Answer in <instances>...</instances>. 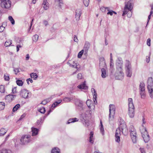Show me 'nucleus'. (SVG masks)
I'll list each match as a JSON object with an SVG mask.
<instances>
[{"mask_svg": "<svg viewBox=\"0 0 153 153\" xmlns=\"http://www.w3.org/2000/svg\"><path fill=\"white\" fill-rule=\"evenodd\" d=\"M73 99V97H66L63 99V101L65 102H67L71 101Z\"/></svg>", "mask_w": 153, "mask_h": 153, "instance_id": "nucleus-31", "label": "nucleus"}, {"mask_svg": "<svg viewBox=\"0 0 153 153\" xmlns=\"http://www.w3.org/2000/svg\"><path fill=\"white\" fill-rule=\"evenodd\" d=\"M17 84L19 86H22L23 84V81L21 80H17L16 81Z\"/></svg>", "mask_w": 153, "mask_h": 153, "instance_id": "nucleus-37", "label": "nucleus"}, {"mask_svg": "<svg viewBox=\"0 0 153 153\" xmlns=\"http://www.w3.org/2000/svg\"><path fill=\"white\" fill-rule=\"evenodd\" d=\"M91 91L93 94V99L94 103L95 104H97V102L96 100V99L97 98V94L96 92L94 89L93 88L91 89Z\"/></svg>", "mask_w": 153, "mask_h": 153, "instance_id": "nucleus-18", "label": "nucleus"}, {"mask_svg": "<svg viewBox=\"0 0 153 153\" xmlns=\"http://www.w3.org/2000/svg\"><path fill=\"white\" fill-rule=\"evenodd\" d=\"M16 97V95H15L9 94L6 96L5 99L6 100H7L9 102H10L12 101Z\"/></svg>", "mask_w": 153, "mask_h": 153, "instance_id": "nucleus-22", "label": "nucleus"}, {"mask_svg": "<svg viewBox=\"0 0 153 153\" xmlns=\"http://www.w3.org/2000/svg\"><path fill=\"white\" fill-rule=\"evenodd\" d=\"M81 117L82 118V122L83 124L86 127H88L89 123L88 120H87L88 116L85 113H82L81 115Z\"/></svg>", "mask_w": 153, "mask_h": 153, "instance_id": "nucleus-12", "label": "nucleus"}, {"mask_svg": "<svg viewBox=\"0 0 153 153\" xmlns=\"http://www.w3.org/2000/svg\"><path fill=\"white\" fill-rule=\"evenodd\" d=\"M0 153H12V151L10 150L3 149L0 150Z\"/></svg>", "mask_w": 153, "mask_h": 153, "instance_id": "nucleus-32", "label": "nucleus"}, {"mask_svg": "<svg viewBox=\"0 0 153 153\" xmlns=\"http://www.w3.org/2000/svg\"><path fill=\"white\" fill-rule=\"evenodd\" d=\"M147 45L149 46L151 45V39L150 38L148 39L147 40Z\"/></svg>", "mask_w": 153, "mask_h": 153, "instance_id": "nucleus-57", "label": "nucleus"}, {"mask_svg": "<svg viewBox=\"0 0 153 153\" xmlns=\"http://www.w3.org/2000/svg\"><path fill=\"white\" fill-rule=\"evenodd\" d=\"M20 68H14L13 69V71L15 72V74L16 75L17 74L20 72L19 69Z\"/></svg>", "mask_w": 153, "mask_h": 153, "instance_id": "nucleus-50", "label": "nucleus"}, {"mask_svg": "<svg viewBox=\"0 0 153 153\" xmlns=\"http://www.w3.org/2000/svg\"><path fill=\"white\" fill-rule=\"evenodd\" d=\"M125 70L131 69V65L130 62L128 60H126L125 64Z\"/></svg>", "mask_w": 153, "mask_h": 153, "instance_id": "nucleus-21", "label": "nucleus"}, {"mask_svg": "<svg viewBox=\"0 0 153 153\" xmlns=\"http://www.w3.org/2000/svg\"><path fill=\"white\" fill-rule=\"evenodd\" d=\"M20 96L25 99H27L31 96V94L29 91L26 89L22 90L20 92Z\"/></svg>", "mask_w": 153, "mask_h": 153, "instance_id": "nucleus-5", "label": "nucleus"}, {"mask_svg": "<svg viewBox=\"0 0 153 153\" xmlns=\"http://www.w3.org/2000/svg\"><path fill=\"white\" fill-rule=\"evenodd\" d=\"M93 135L94 133L92 131H91L89 134V142L91 143H93L94 142Z\"/></svg>", "mask_w": 153, "mask_h": 153, "instance_id": "nucleus-27", "label": "nucleus"}, {"mask_svg": "<svg viewBox=\"0 0 153 153\" xmlns=\"http://www.w3.org/2000/svg\"><path fill=\"white\" fill-rule=\"evenodd\" d=\"M78 119L76 118H71L68 121L67 124H69L71 123H74L75 122H77L78 121Z\"/></svg>", "mask_w": 153, "mask_h": 153, "instance_id": "nucleus-26", "label": "nucleus"}, {"mask_svg": "<svg viewBox=\"0 0 153 153\" xmlns=\"http://www.w3.org/2000/svg\"><path fill=\"white\" fill-rule=\"evenodd\" d=\"M51 153H60V149L57 147H55L52 149L51 151Z\"/></svg>", "mask_w": 153, "mask_h": 153, "instance_id": "nucleus-28", "label": "nucleus"}, {"mask_svg": "<svg viewBox=\"0 0 153 153\" xmlns=\"http://www.w3.org/2000/svg\"><path fill=\"white\" fill-rule=\"evenodd\" d=\"M128 101V114L130 117L133 118L134 116L135 108L132 98H129Z\"/></svg>", "mask_w": 153, "mask_h": 153, "instance_id": "nucleus-1", "label": "nucleus"}, {"mask_svg": "<svg viewBox=\"0 0 153 153\" xmlns=\"http://www.w3.org/2000/svg\"><path fill=\"white\" fill-rule=\"evenodd\" d=\"M150 6L151 7V10L150 13H151V14H152L153 13V4L152 5H151Z\"/></svg>", "mask_w": 153, "mask_h": 153, "instance_id": "nucleus-64", "label": "nucleus"}, {"mask_svg": "<svg viewBox=\"0 0 153 153\" xmlns=\"http://www.w3.org/2000/svg\"><path fill=\"white\" fill-rule=\"evenodd\" d=\"M42 5L43 6L44 9L45 10H47L48 9L49 7V3H47V4H44Z\"/></svg>", "mask_w": 153, "mask_h": 153, "instance_id": "nucleus-52", "label": "nucleus"}, {"mask_svg": "<svg viewBox=\"0 0 153 153\" xmlns=\"http://www.w3.org/2000/svg\"><path fill=\"white\" fill-rule=\"evenodd\" d=\"M129 131L130 133L136 131L133 125H131L129 127Z\"/></svg>", "mask_w": 153, "mask_h": 153, "instance_id": "nucleus-38", "label": "nucleus"}, {"mask_svg": "<svg viewBox=\"0 0 153 153\" xmlns=\"http://www.w3.org/2000/svg\"><path fill=\"white\" fill-rule=\"evenodd\" d=\"M12 44V41L10 40H7L4 44V46L6 47H8L10 46Z\"/></svg>", "mask_w": 153, "mask_h": 153, "instance_id": "nucleus-34", "label": "nucleus"}, {"mask_svg": "<svg viewBox=\"0 0 153 153\" xmlns=\"http://www.w3.org/2000/svg\"><path fill=\"white\" fill-rule=\"evenodd\" d=\"M114 63H110V71L111 73H112L114 71Z\"/></svg>", "mask_w": 153, "mask_h": 153, "instance_id": "nucleus-40", "label": "nucleus"}, {"mask_svg": "<svg viewBox=\"0 0 153 153\" xmlns=\"http://www.w3.org/2000/svg\"><path fill=\"white\" fill-rule=\"evenodd\" d=\"M139 88L141 97L142 98L144 99L145 97V84L143 82L140 83Z\"/></svg>", "mask_w": 153, "mask_h": 153, "instance_id": "nucleus-10", "label": "nucleus"}, {"mask_svg": "<svg viewBox=\"0 0 153 153\" xmlns=\"http://www.w3.org/2000/svg\"><path fill=\"white\" fill-rule=\"evenodd\" d=\"M43 23L45 26H47L48 25V22L46 20H44L43 21Z\"/></svg>", "mask_w": 153, "mask_h": 153, "instance_id": "nucleus-63", "label": "nucleus"}, {"mask_svg": "<svg viewBox=\"0 0 153 153\" xmlns=\"http://www.w3.org/2000/svg\"><path fill=\"white\" fill-rule=\"evenodd\" d=\"M48 102H47V101H46V100H44L41 102L40 104L45 105Z\"/></svg>", "mask_w": 153, "mask_h": 153, "instance_id": "nucleus-62", "label": "nucleus"}, {"mask_svg": "<svg viewBox=\"0 0 153 153\" xmlns=\"http://www.w3.org/2000/svg\"><path fill=\"white\" fill-rule=\"evenodd\" d=\"M83 102L82 101L79 100H77L75 102V105L77 109L80 110H83Z\"/></svg>", "mask_w": 153, "mask_h": 153, "instance_id": "nucleus-14", "label": "nucleus"}, {"mask_svg": "<svg viewBox=\"0 0 153 153\" xmlns=\"http://www.w3.org/2000/svg\"><path fill=\"white\" fill-rule=\"evenodd\" d=\"M77 87L80 89L87 90L88 88V86L86 85L85 81H84L83 83L78 85Z\"/></svg>", "mask_w": 153, "mask_h": 153, "instance_id": "nucleus-19", "label": "nucleus"}, {"mask_svg": "<svg viewBox=\"0 0 153 153\" xmlns=\"http://www.w3.org/2000/svg\"><path fill=\"white\" fill-rule=\"evenodd\" d=\"M115 106L113 104H110L109 105V121H110V118H114V116L115 113Z\"/></svg>", "mask_w": 153, "mask_h": 153, "instance_id": "nucleus-8", "label": "nucleus"}, {"mask_svg": "<svg viewBox=\"0 0 153 153\" xmlns=\"http://www.w3.org/2000/svg\"><path fill=\"white\" fill-rule=\"evenodd\" d=\"M7 130L4 128H1L0 129V136H2L4 135L7 132Z\"/></svg>", "mask_w": 153, "mask_h": 153, "instance_id": "nucleus-30", "label": "nucleus"}, {"mask_svg": "<svg viewBox=\"0 0 153 153\" xmlns=\"http://www.w3.org/2000/svg\"><path fill=\"white\" fill-rule=\"evenodd\" d=\"M39 130L38 129L35 128H32V136H36L37 135L38 132Z\"/></svg>", "mask_w": 153, "mask_h": 153, "instance_id": "nucleus-25", "label": "nucleus"}, {"mask_svg": "<svg viewBox=\"0 0 153 153\" xmlns=\"http://www.w3.org/2000/svg\"><path fill=\"white\" fill-rule=\"evenodd\" d=\"M30 76L32 78L36 79L38 77V76L36 73H32L30 74Z\"/></svg>", "mask_w": 153, "mask_h": 153, "instance_id": "nucleus-33", "label": "nucleus"}, {"mask_svg": "<svg viewBox=\"0 0 153 153\" xmlns=\"http://www.w3.org/2000/svg\"><path fill=\"white\" fill-rule=\"evenodd\" d=\"M16 87H14L13 88V89H12V93L13 94L16 93Z\"/></svg>", "mask_w": 153, "mask_h": 153, "instance_id": "nucleus-59", "label": "nucleus"}, {"mask_svg": "<svg viewBox=\"0 0 153 153\" xmlns=\"http://www.w3.org/2000/svg\"><path fill=\"white\" fill-rule=\"evenodd\" d=\"M139 149L141 153H146L145 151L144 148H140Z\"/></svg>", "mask_w": 153, "mask_h": 153, "instance_id": "nucleus-61", "label": "nucleus"}, {"mask_svg": "<svg viewBox=\"0 0 153 153\" xmlns=\"http://www.w3.org/2000/svg\"><path fill=\"white\" fill-rule=\"evenodd\" d=\"M4 78L5 81H9L10 79L9 74H5L4 75Z\"/></svg>", "mask_w": 153, "mask_h": 153, "instance_id": "nucleus-41", "label": "nucleus"}, {"mask_svg": "<svg viewBox=\"0 0 153 153\" xmlns=\"http://www.w3.org/2000/svg\"><path fill=\"white\" fill-rule=\"evenodd\" d=\"M20 105L19 104H17L15 105L13 108V111L15 112L20 107Z\"/></svg>", "mask_w": 153, "mask_h": 153, "instance_id": "nucleus-36", "label": "nucleus"}, {"mask_svg": "<svg viewBox=\"0 0 153 153\" xmlns=\"http://www.w3.org/2000/svg\"><path fill=\"white\" fill-rule=\"evenodd\" d=\"M1 7L3 8H9L11 6V2L10 0H1Z\"/></svg>", "mask_w": 153, "mask_h": 153, "instance_id": "nucleus-9", "label": "nucleus"}, {"mask_svg": "<svg viewBox=\"0 0 153 153\" xmlns=\"http://www.w3.org/2000/svg\"><path fill=\"white\" fill-rule=\"evenodd\" d=\"M108 8H109L108 7H102L100 8V9L102 11L104 12L106 9L108 10Z\"/></svg>", "mask_w": 153, "mask_h": 153, "instance_id": "nucleus-54", "label": "nucleus"}, {"mask_svg": "<svg viewBox=\"0 0 153 153\" xmlns=\"http://www.w3.org/2000/svg\"><path fill=\"white\" fill-rule=\"evenodd\" d=\"M123 61L121 58H118L116 61V70L120 71V70H123Z\"/></svg>", "mask_w": 153, "mask_h": 153, "instance_id": "nucleus-13", "label": "nucleus"}, {"mask_svg": "<svg viewBox=\"0 0 153 153\" xmlns=\"http://www.w3.org/2000/svg\"><path fill=\"white\" fill-rule=\"evenodd\" d=\"M101 76L102 78H105L108 76L106 73V70L104 68H101Z\"/></svg>", "mask_w": 153, "mask_h": 153, "instance_id": "nucleus-23", "label": "nucleus"}, {"mask_svg": "<svg viewBox=\"0 0 153 153\" xmlns=\"http://www.w3.org/2000/svg\"><path fill=\"white\" fill-rule=\"evenodd\" d=\"M121 131L120 127L117 128L116 131L115 135V136H120Z\"/></svg>", "mask_w": 153, "mask_h": 153, "instance_id": "nucleus-35", "label": "nucleus"}, {"mask_svg": "<svg viewBox=\"0 0 153 153\" xmlns=\"http://www.w3.org/2000/svg\"><path fill=\"white\" fill-rule=\"evenodd\" d=\"M42 120V118H41L40 119L37 120V122H36V125H39L41 123V121Z\"/></svg>", "mask_w": 153, "mask_h": 153, "instance_id": "nucleus-60", "label": "nucleus"}, {"mask_svg": "<svg viewBox=\"0 0 153 153\" xmlns=\"http://www.w3.org/2000/svg\"><path fill=\"white\" fill-rule=\"evenodd\" d=\"M151 53H149V56H147L146 57V62L147 63H149L150 61V55H151Z\"/></svg>", "mask_w": 153, "mask_h": 153, "instance_id": "nucleus-58", "label": "nucleus"}, {"mask_svg": "<svg viewBox=\"0 0 153 153\" xmlns=\"http://www.w3.org/2000/svg\"><path fill=\"white\" fill-rule=\"evenodd\" d=\"M30 137V136L29 135L22 136L20 139L21 143L23 145L27 144L31 140Z\"/></svg>", "mask_w": 153, "mask_h": 153, "instance_id": "nucleus-7", "label": "nucleus"}, {"mask_svg": "<svg viewBox=\"0 0 153 153\" xmlns=\"http://www.w3.org/2000/svg\"><path fill=\"white\" fill-rule=\"evenodd\" d=\"M126 73L127 77H130L132 75V71L131 69H126Z\"/></svg>", "mask_w": 153, "mask_h": 153, "instance_id": "nucleus-24", "label": "nucleus"}, {"mask_svg": "<svg viewBox=\"0 0 153 153\" xmlns=\"http://www.w3.org/2000/svg\"><path fill=\"white\" fill-rule=\"evenodd\" d=\"M38 38L39 36L37 34H35L33 36L32 39L33 41L36 42L38 40Z\"/></svg>", "mask_w": 153, "mask_h": 153, "instance_id": "nucleus-39", "label": "nucleus"}, {"mask_svg": "<svg viewBox=\"0 0 153 153\" xmlns=\"http://www.w3.org/2000/svg\"><path fill=\"white\" fill-rule=\"evenodd\" d=\"M142 126L143 127L144 131H141L142 137L145 143L148 142L150 140L149 136L145 128H144L143 125Z\"/></svg>", "mask_w": 153, "mask_h": 153, "instance_id": "nucleus-6", "label": "nucleus"}, {"mask_svg": "<svg viewBox=\"0 0 153 153\" xmlns=\"http://www.w3.org/2000/svg\"><path fill=\"white\" fill-rule=\"evenodd\" d=\"M75 18L77 21L80 19V16L82 14L81 10L80 9H77L75 11Z\"/></svg>", "mask_w": 153, "mask_h": 153, "instance_id": "nucleus-17", "label": "nucleus"}, {"mask_svg": "<svg viewBox=\"0 0 153 153\" xmlns=\"http://www.w3.org/2000/svg\"><path fill=\"white\" fill-rule=\"evenodd\" d=\"M9 20L11 22L12 25H14L15 24V21L12 17V16H10L8 17Z\"/></svg>", "mask_w": 153, "mask_h": 153, "instance_id": "nucleus-45", "label": "nucleus"}, {"mask_svg": "<svg viewBox=\"0 0 153 153\" xmlns=\"http://www.w3.org/2000/svg\"><path fill=\"white\" fill-rule=\"evenodd\" d=\"M62 101L61 100H59L55 102L51 106L52 108H54L57 106Z\"/></svg>", "mask_w": 153, "mask_h": 153, "instance_id": "nucleus-29", "label": "nucleus"}, {"mask_svg": "<svg viewBox=\"0 0 153 153\" xmlns=\"http://www.w3.org/2000/svg\"><path fill=\"white\" fill-rule=\"evenodd\" d=\"M5 91L3 85H0V92L1 93H4Z\"/></svg>", "mask_w": 153, "mask_h": 153, "instance_id": "nucleus-49", "label": "nucleus"}, {"mask_svg": "<svg viewBox=\"0 0 153 153\" xmlns=\"http://www.w3.org/2000/svg\"><path fill=\"white\" fill-rule=\"evenodd\" d=\"M5 107L4 103L2 102H0V110L4 109Z\"/></svg>", "mask_w": 153, "mask_h": 153, "instance_id": "nucleus-42", "label": "nucleus"}, {"mask_svg": "<svg viewBox=\"0 0 153 153\" xmlns=\"http://www.w3.org/2000/svg\"><path fill=\"white\" fill-rule=\"evenodd\" d=\"M84 50H82L78 53L77 56L78 58H80L81 57L82 55L84 53Z\"/></svg>", "mask_w": 153, "mask_h": 153, "instance_id": "nucleus-46", "label": "nucleus"}, {"mask_svg": "<svg viewBox=\"0 0 153 153\" xmlns=\"http://www.w3.org/2000/svg\"><path fill=\"white\" fill-rule=\"evenodd\" d=\"M100 131L102 135H103L104 134V130L103 126H100Z\"/></svg>", "mask_w": 153, "mask_h": 153, "instance_id": "nucleus-55", "label": "nucleus"}, {"mask_svg": "<svg viewBox=\"0 0 153 153\" xmlns=\"http://www.w3.org/2000/svg\"><path fill=\"white\" fill-rule=\"evenodd\" d=\"M77 78L78 79H81L82 78V75L81 73H79L77 75Z\"/></svg>", "mask_w": 153, "mask_h": 153, "instance_id": "nucleus-56", "label": "nucleus"}, {"mask_svg": "<svg viewBox=\"0 0 153 153\" xmlns=\"http://www.w3.org/2000/svg\"><path fill=\"white\" fill-rule=\"evenodd\" d=\"M88 107L90 109V111H91L93 110H94L95 108L94 103H92V104L90 105V106H89V107Z\"/></svg>", "mask_w": 153, "mask_h": 153, "instance_id": "nucleus-48", "label": "nucleus"}, {"mask_svg": "<svg viewBox=\"0 0 153 153\" xmlns=\"http://www.w3.org/2000/svg\"><path fill=\"white\" fill-rule=\"evenodd\" d=\"M92 103H94L93 101L90 100H88L86 102V104L88 107H89L90 105L92 104Z\"/></svg>", "mask_w": 153, "mask_h": 153, "instance_id": "nucleus-44", "label": "nucleus"}, {"mask_svg": "<svg viewBox=\"0 0 153 153\" xmlns=\"http://www.w3.org/2000/svg\"><path fill=\"white\" fill-rule=\"evenodd\" d=\"M89 0H83V2L84 5L86 7H88L89 4Z\"/></svg>", "mask_w": 153, "mask_h": 153, "instance_id": "nucleus-47", "label": "nucleus"}, {"mask_svg": "<svg viewBox=\"0 0 153 153\" xmlns=\"http://www.w3.org/2000/svg\"><path fill=\"white\" fill-rule=\"evenodd\" d=\"M119 127L121 129V131L123 135H127L128 133V130L127 128L126 123L123 120L120 122Z\"/></svg>", "mask_w": 153, "mask_h": 153, "instance_id": "nucleus-4", "label": "nucleus"}, {"mask_svg": "<svg viewBox=\"0 0 153 153\" xmlns=\"http://www.w3.org/2000/svg\"><path fill=\"white\" fill-rule=\"evenodd\" d=\"M100 64L99 66L100 68L104 67L106 66V64L104 58L103 57H101L100 58Z\"/></svg>", "mask_w": 153, "mask_h": 153, "instance_id": "nucleus-20", "label": "nucleus"}, {"mask_svg": "<svg viewBox=\"0 0 153 153\" xmlns=\"http://www.w3.org/2000/svg\"><path fill=\"white\" fill-rule=\"evenodd\" d=\"M115 76L116 79L120 80L123 79L124 76L123 70H120V71L116 70Z\"/></svg>", "mask_w": 153, "mask_h": 153, "instance_id": "nucleus-11", "label": "nucleus"}, {"mask_svg": "<svg viewBox=\"0 0 153 153\" xmlns=\"http://www.w3.org/2000/svg\"><path fill=\"white\" fill-rule=\"evenodd\" d=\"M90 44L87 41L85 42L83 47V50L84 51V54H87V53L90 47Z\"/></svg>", "mask_w": 153, "mask_h": 153, "instance_id": "nucleus-15", "label": "nucleus"}, {"mask_svg": "<svg viewBox=\"0 0 153 153\" xmlns=\"http://www.w3.org/2000/svg\"><path fill=\"white\" fill-rule=\"evenodd\" d=\"M133 8V7L131 4L130 1H128L126 4H125L124 7V10L122 14V16H124L126 14H127L128 11H130V14L127 15L128 17H130L131 16V11Z\"/></svg>", "mask_w": 153, "mask_h": 153, "instance_id": "nucleus-2", "label": "nucleus"}, {"mask_svg": "<svg viewBox=\"0 0 153 153\" xmlns=\"http://www.w3.org/2000/svg\"><path fill=\"white\" fill-rule=\"evenodd\" d=\"M147 88L150 97L153 98V79L152 77L148 79Z\"/></svg>", "mask_w": 153, "mask_h": 153, "instance_id": "nucleus-3", "label": "nucleus"}, {"mask_svg": "<svg viewBox=\"0 0 153 153\" xmlns=\"http://www.w3.org/2000/svg\"><path fill=\"white\" fill-rule=\"evenodd\" d=\"M130 134L133 142L134 143H135L136 142L137 140L136 136L137 133L136 131L130 132Z\"/></svg>", "mask_w": 153, "mask_h": 153, "instance_id": "nucleus-16", "label": "nucleus"}, {"mask_svg": "<svg viewBox=\"0 0 153 153\" xmlns=\"http://www.w3.org/2000/svg\"><path fill=\"white\" fill-rule=\"evenodd\" d=\"M38 111L40 112L41 113L44 114L45 111V110L44 107H42L41 108L38 109Z\"/></svg>", "mask_w": 153, "mask_h": 153, "instance_id": "nucleus-43", "label": "nucleus"}, {"mask_svg": "<svg viewBox=\"0 0 153 153\" xmlns=\"http://www.w3.org/2000/svg\"><path fill=\"white\" fill-rule=\"evenodd\" d=\"M107 11H108V12L107 13V15H110V16H112L113 15V10H110L109 8H108Z\"/></svg>", "mask_w": 153, "mask_h": 153, "instance_id": "nucleus-53", "label": "nucleus"}, {"mask_svg": "<svg viewBox=\"0 0 153 153\" xmlns=\"http://www.w3.org/2000/svg\"><path fill=\"white\" fill-rule=\"evenodd\" d=\"M120 136H115V141L118 143H119L120 141Z\"/></svg>", "mask_w": 153, "mask_h": 153, "instance_id": "nucleus-51", "label": "nucleus"}]
</instances>
